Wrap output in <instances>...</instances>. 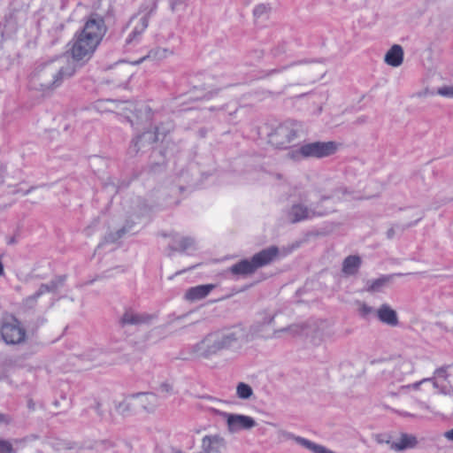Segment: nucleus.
<instances>
[{"instance_id":"obj_15","label":"nucleus","mask_w":453,"mask_h":453,"mask_svg":"<svg viewBox=\"0 0 453 453\" xmlns=\"http://www.w3.org/2000/svg\"><path fill=\"white\" fill-rule=\"evenodd\" d=\"M284 435L288 439L295 440L299 445L311 450L312 453H334L331 449H329L322 445L317 444L308 439H305V438H303L300 436H296L293 434L284 433Z\"/></svg>"},{"instance_id":"obj_17","label":"nucleus","mask_w":453,"mask_h":453,"mask_svg":"<svg viewBox=\"0 0 453 453\" xmlns=\"http://www.w3.org/2000/svg\"><path fill=\"white\" fill-rule=\"evenodd\" d=\"M151 316L147 313H135L132 311H127L121 318L122 325H140L147 323L151 319Z\"/></svg>"},{"instance_id":"obj_6","label":"nucleus","mask_w":453,"mask_h":453,"mask_svg":"<svg viewBox=\"0 0 453 453\" xmlns=\"http://www.w3.org/2000/svg\"><path fill=\"white\" fill-rule=\"evenodd\" d=\"M1 335L5 343L15 345L25 341L27 332L20 321L11 316L3 320Z\"/></svg>"},{"instance_id":"obj_34","label":"nucleus","mask_w":453,"mask_h":453,"mask_svg":"<svg viewBox=\"0 0 453 453\" xmlns=\"http://www.w3.org/2000/svg\"><path fill=\"white\" fill-rule=\"evenodd\" d=\"M403 372L411 373L413 372V365L410 361H404L401 365Z\"/></svg>"},{"instance_id":"obj_29","label":"nucleus","mask_w":453,"mask_h":453,"mask_svg":"<svg viewBox=\"0 0 453 453\" xmlns=\"http://www.w3.org/2000/svg\"><path fill=\"white\" fill-rule=\"evenodd\" d=\"M426 381H432L433 384H434V387L437 388V382H436L434 378H426V379H423V380H419L418 382H415L413 384H410V385L404 386L403 388H404L418 389L421 384H423L424 382H426Z\"/></svg>"},{"instance_id":"obj_40","label":"nucleus","mask_w":453,"mask_h":453,"mask_svg":"<svg viewBox=\"0 0 453 453\" xmlns=\"http://www.w3.org/2000/svg\"><path fill=\"white\" fill-rule=\"evenodd\" d=\"M4 273V265L2 262L0 261V276Z\"/></svg>"},{"instance_id":"obj_22","label":"nucleus","mask_w":453,"mask_h":453,"mask_svg":"<svg viewBox=\"0 0 453 453\" xmlns=\"http://www.w3.org/2000/svg\"><path fill=\"white\" fill-rule=\"evenodd\" d=\"M361 265V259L357 256L347 257L342 264V272L347 275L355 274Z\"/></svg>"},{"instance_id":"obj_20","label":"nucleus","mask_w":453,"mask_h":453,"mask_svg":"<svg viewBox=\"0 0 453 453\" xmlns=\"http://www.w3.org/2000/svg\"><path fill=\"white\" fill-rule=\"evenodd\" d=\"M162 134L159 132V128L156 129L155 133L151 132H144L141 135H138L134 141V146L136 148L137 151L144 147V142H148L149 143H153L161 139ZM165 136V134H163Z\"/></svg>"},{"instance_id":"obj_23","label":"nucleus","mask_w":453,"mask_h":453,"mask_svg":"<svg viewBox=\"0 0 453 453\" xmlns=\"http://www.w3.org/2000/svg\"><path fill=\"white\" fill-rule=\"evenodd\" d=\"M236 395L239 399L248 400L253 395V389L249 384L239 382L236 386Z\"/></svg>"},{"instance_id":"obj_8","label":"nucleus","mask_w":453,"mask_h":453,"mask_svg":"<svg viewBox=\"0 0 453 453\" xmlns=\"http://www.w3.org/2000/svg\"><path fill=\"white\" fill-rule=\"evenodd\" d=\"M158 398L153 393H138L130 395L125 402L121 403L118 411L124 413L128 406H141L146 411H152L158 405Z\"/></svg>"},{"instance_id":"obj_24","label":"nucleus","mask_w":453,"mask_h":453,"mask_svg":"<svg viewBox=\"0 0 453 453\" xmlns=\"http://www.w3.org/2000/svg\"><path fill=\"white\" fill-rule=\"evenodd\" d=\"M170 53L171 52L168 51L166 49H157L155 51H150L146 57H143L136 63L138 64V63L143 61L145 58H158V59L164 58H166L167 55Z\"/></svg>"},{"instance_id":"obj_21","label":"nucleus","mask_w":453,"mask_h":453,"mask_svg":"<svg viewBox=\"0 0 453 453\" xmlns=\"http://www.w3.org/2000/svg\"><path fill=\"white\" fill-rule=\"evenodd\" d=\"M417 442L418 441L415 436L403 434L397 441L392 442L391 449L401 451L406 449L414 448Z\"/></svg>"},{"instance_id":"obj_33","label":"nucleus","mask_w":453,"mask_h":453,"mask_svg":"<svg viewBox=\"0 0 453 453\" xmlns=\"http://www.w3.org/2000/svg\"><path fill=\"white\" fill-rule=\"evenodd\" d=\"M12 449L11 443L4 440H0V451L9 453Z\"/></svg>"},{"instance_id":"obj_38","label":"nucleus","mask_w":453,"mask_h":453,"mask_svg":"<svg viewBox=\"0 0 453 453\" xmlns=\"http://www.w3.org/2000/svg\"><path fill=\"white\" fill-rule=\"evenodd\" d=\"M4 168L2 166H0V182L3 180V177H4Z\"/></svg>"},{"instance_id":"obj_1","label":"nucleus","mask_w":453,"mask_h":453,"mask_svg":"<svg viewBox=\"0 0 453 453\" xmlns=\"http://www.w3.org/2000/svg\"><path fill=\"white\" fill-rule=\"evenodd\" d=\"M106 32L104 21L96 15H91L83 28L73 36L71 45L73 62L89 59Z\"/></svg>"},{"instance_id":"obj_42","label":"nucleus","mask_w":453,"mask_h":453,"mask_svg":"<svg viewBox=\"0 0 453 453\" xmlns=\"http://www.w3.org/2000/svg\"><path fill=\"white\" fill-rule=\"evenodd\" d=\"M273 320V317H270L266 321L267 324H270Z\"/></svg>"},{"instance_id":"obj_27","label":"nucleus","mask_w":453,"mask_h":453,"mask_svg":"<svg viewBox=\"0 0 453 453\" xmlns=\"http://www.w3.org/2000/svg\"><path fill=\"white\" fill-rule=\"evenodd\" d=\"M450 366L451 365H449L437 368L434 371V376L438 379L447 380V378L449 377L448 370L450 368Z\"/></svg>"},{"instance_id":"obj_16","label":"nucleus","mask_w":453,"mask_h":453,"mask_svg":"<svg viewBox=\"0 0 453 453\" xmlns=\"http://www.w3.org/2000/svg\"><path fill=\"white\" fill-rule=\"evenodd\" d=\"M215 288L213 284L199 285L187 290L185 297L188 301H197L206 297Z\"/></svg>"},{"instance_id":"obj_11","label":"nucleus","mask_w":453,"mask_h":453,"mask_svg":"<svg viewBox=\"0 0 453 453\" xmlns=\"http://www.w3.org/2000/svg\"><path fill=\"white\" fill-rule=\"evenodd\" d=\"M77 65L73 60H68L65 65H59L58 69L52 73V81L46 83V88L53 89L62 85L65 80L71 78L76 72Z\"/></svg>"},{"instance_id":"obj_10","label":"nucleus","mask_w":453,"mask_h":453,"mask_svg":"<svg viewBox=\"0 0 453 453\" xmlns=\"http://www.w3.org/2000/svg\"><path fill=\"white\" fill-rule=\"evenodd\" d=\"M328 212L329 210L308 208L302 203H296L292 205L288 216L292 223H296L312 219L316 216H323Z\"/></svg>"},{"instance_id":"obj_4","label":"nucleus","mask_w":453,"mask_h":453,"mask_svg":"<svg viewBox=\"0 0 453 453\" xmlns=\"http://www.w3.org/2000/svg\"><path fill=\"white\" fill-rule=\"evenodd\" d=\"M336 144L333 142H314L293 147L288 152V157L294 161H302L309 157H324L334 154Z\"/></svg>"},{"instance_id":"obj_3","label":"nucleus","mask_w":453,"mask_h":453,"mask_svg":"<svg viewBox=\"0 0 453 453\" xmlns=\"http://www.w3.org/2000/svg\"><path fill=\"white\" fill-rule=\"evenodd\" d=\"M275 246L264 249L250 259H242L233 265L228 271L234 276L245 277L255 273L258 268L269 265L278 255Z\"/></svg>"},{"instance_id":"obj_44","label":"nucleus","mask_w":453,"mask_h":453,"mask_svg":"<svg viewBox=\"0 0 453 453\" xmlns=\"http://www.w3.org/2000/svg\"><path fill=\"white\" fill-rule=\"evenodd\" d=\"M14 240L13 239H11L8 243H13Z\"/></svg>"},{"instance_id":"obj_13","label":"nucleus","mask_w":453,"mask_h":453,"mask_svg":"<svg viewBox=\"0 0 453 453\" xmlns=\"http://www.w3.org/2000/svg\"><path fill=\"white\" fill-rule=\"evenodd\" d=\"M225 441L219 435H205L202 440L203 453H222Z\"/></svg>"},{"instance_id":"obj_5","label":"nucleus","mask_w":453,"mask_h":453,"mask_svg":"<svg viewBox=\"0 0 453 453\" xmlns=\"http://www.w3.org/2000/svg\"><path fill=\"white\" fill-rule=\"evenodd\" d=\"M292 334L303 336L313 345H319L330 335L326 323H312L308 325H293L288 329Z\"/></svg>"},{"instance_id":"obj_2","label":"nucleus","mask_w":453,"mask_h":453,"mask_svg":"<svg viewBox=\"0 0 453 453\" xmlns=\"http://www.w3.org/2000/svg\"><path fill=\"white\" fill-rule=\"evenodd\" d=\"M236 341L237 337L234 333H212L193 347V354L195 357H210L219 351L233 346Z\"/></svg>"},{"instance_id":"obj_28","label":"nucleus","mask_w":453,"mask_h":453,"mask_svg":"<svg viewBox=\"0 0 453 453\" xmlns=\"http://www.w3.org/2000/svg\"><path fill=\"white\" fill-rule=\"evenodd\" d=\"M385 282L386 280L384 278L374 280L369 283L367 289L370 291H377L385 284Z\"/></svg>"},{"instance_id":"obj_9","label":"nucleus","mask_w":453,"mask_h":453,"mask_svg":"<svg viewBox=\"0 0 453 453\" xmlns=\"http://www.w3.org/2000/svg\"><path fill=\"white\" fill-rule=\"evenodd\" d=\"M227 430L230 434H237L243 430H250L256 426V420L248 415L237 413H223Z\"/></svg>"},{"instance_id":"obj_25","label":"nucleus","mask_w":453,"mask_h":453,"mask_svg":"<svg viewBox=\"0 0 453 453\" xmlns=\"http://www.w3.org/2000/svg\"><path fill=\"white\" fill-rule=\"evenodd\" d=\"M143 115L146 119L151 117V111L147 105H142L139 109L135 108V117L137 119H142Z\"/></svg>"},{"instance_id":"obj_12","label":"nucleus","mask_w":453,"mask_h":453,"mask_svg":"<svg viewBox=\"0 0 453 453\" xmlns=\"http://www.w3.org/2000/svg\"><path fill=\"white\" fill-rule=\"evenodd\" d=\"M132 22H135V25L126 40L127 49L130 50L132 46L136 45L141 41L142 34L146 30L149 24L148 14H138L132 18Z\"/></svg>"},{"instance_id":"obj_7","label":"nucleus","mask_w":453,"mask_h":453,"mask_svg":"<svg viewBox=\"0 0 453 453\" xmlns=\"http://www.w3.org/2000/svg\"><path fill=\"white\" fill-rule=\"evenodd\" d=\"M298 127L293 122H285L279 127L270 134V142L279 148L285 149L296 139Z\"/></svg>"},{"instance_id":"obj_37","label":"nucleus","mask_w":453,"mask_h":453,"mask_svg":"<svg viewBox=\"0 0 453 453\" xmlns=\"http://www.w3.org/2000/svg\"><path fill=\"white\" fill-rule=\"evenodd\" d=\"M161 388H162V391H165V392H169L171 389L170 386L168 384L162 385Z\"/></svg>"},{"instance_id":"obj_14","label":"nucleus","mask_w":453,"mask_h":453,"mask_svg":"<svg viewBox=\"0 0 453 453\" xmlns=\"http://www.w3.org/2000/svg\"><path fill=\"white\" fill-rule=\"evenodd\" d=\"M64 280H65V277L59 276L55 280H52L50 285H42L40 287V288L38 289V291L35 295L27 297L24 301V305L27 308H32L34 303L36 301V299L39 296H41L42 294H44L46 292H50V291L56 290L59 285L63 284Z\"/></svg>"},{"instance_id":"obj_32","label":"nucleus","mask_w":453,"mask_h":453,"mask_svg":"<svg viewBox=\"0 0 453 453\" xmlns=\"http://www.w3.org/2000/svg\"><path fill=\"white\" fill-rule=\"evenodd\" d=\"M194 244L193 239L189 237H184L181 239L180 246L183 250H188Z\"/></svg>"},{"instance_id":"obj_35","label":"nucleus","mask_w":453,"mask_h":453,"mask_svg":"<svg viewBox=\"0 0 453 453\" xmlns=\"http://www.w3.org/2000/svg\"><path fill=\"white\" fill-rule=\"evenodd\" d=\"M372 311V308L366 305V304H362V306L360 307V312L363 314V315H368L370 314L371 312Z\"/></svg>"},{"instance_id":"obj_18","label":"nucleus","mask_w":453,"mask_h":453,"mask_svg":"<svg viewBox=\"0 0 453 453\" xmlns=\"http://www.w3.org/2000/svg\"><path fill=\"white\" fill-rule=\"evenodd\" d=\"M403 60V50L400 45H393L385 55V62L391 66L397 67Z\"/></svg>"},{"instance_id":"obj_41","label":"nucleus","mask_w":453,"mask_h":453,"mask_svg":"<svg viewBox=\"0 0 453 453\" xmlns=\"http://www.w3.org/2000/svg\"><path fill=\"white\" fill-rule=\"evenodd\" d=\"M335 197L339 198V196L335 194L332 197H324L323 200H326V199H329V198L335 199Z\"/></svg>"},{"instance_id":"obj_26","label":"nucleus","mask_w":453,"mask_h":453,"mask_svg":"<svg viewBox=\"0 0 453 453\" xmlns=\"http://www.w3.org/2000/svg\"><path fill=\"white\" fill-rule=\"evenodd\" d=\"M437 94L448 98H453V85L443 86L437 89Z\"/></svg>"},{"instance_id":"obj_30","label":"nucleus","mask_w":453,"mask_h":453,"mask_svg":"<svg viewBox=\"0 0 453 453\" xmlns=\"http://www.w3.org/2000/svg\"><path fill=\"white\" fill-rule=\"evenodd\" d=\"M267 6L265 4H258L254 8L253 13L257 18L262 17L264 14L267 12Z\"/></svg>"},{"instance_id":"obj_43","label":"nucleus","mask_w":453,"mask_h":453,"mask_svg":"<svg viewBox=\"0 0 453 453\" xmlns=\"http://www.w3.org/2000/svg\"><path fill=\"white\" fill-rule=\"evenodd\" d=\"M127 119L129 120V122L131 123L132 126H134V121L133 119H131V118L129 116H127Z\"/></svg>"},{"instance_id":"obj_31","label":"nucleus","mask_w":453,"mask_h":453,"mask_svg":"<svg viewBox=\"0 0 453 453\" xmlns=\"http://www.w3.org/2000/svg\"><path fill=\"white\" fill-rule=\"evenodd\" d=\"M126 233V229L125 228H122L120 230H119L116 234H109L107 237H106V242H114L116 241H118L119 238L122 237V235Z\"/></svg>"},{"instance_id":"obj_36","label":"nucleus","mask_w":453,"mask_h":453,"mask_svg":"<svg viewBox=\"0 0 453 453\" xmlns=\"http://www.w3.org/2000/svg\"><path fill=\"white\" fill-rule=\"evenodd\" d=\"M443 436L449 440V441H453V428L449 430V431H446L443 434Z\"/></svg>"},{"instance_id":"obj_39","label":"nucleus","mask_w":453,"mask_h":453,"mask_svg":"<svg viewBox=\"0 0 453 453\" xmlns=\"http://www.w3.org/2000/svg\"><path fill=\"white\" fill-rule=\"evenodd\" d=\"M400 414L404 416V417H411V416H412L411 413L406 412V411L400 412Z\"/></svg>"},{"instance_id":"obj_19","label":"nucleus","mask_w":453,"mask_h":453,"mask_svg":"<svg viewBox=\"0 0 453 453\" xmlns=\"http://www.w3.org/2000/svg\"><path fill=\"white\" fill-rule=\"evenodd\" d=\"M379 319L389 326H395L398 323L396 312L388 304L381 305L377 311Z\"/></svg>"}]
</instances>
